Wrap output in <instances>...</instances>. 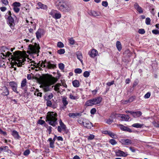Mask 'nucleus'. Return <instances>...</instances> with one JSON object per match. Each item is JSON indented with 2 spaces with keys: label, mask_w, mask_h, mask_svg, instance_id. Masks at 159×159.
Returning a JSON list of instances; mask_svg holds the SVG:
<instances>
[{
  "label": "nucleus",
  "mask_w": 159,
  "mask_h": 159,
  "mask_svg": "<svg viewBox=\"0 0 159 159\" xmlns=\"http://www.w3.org/2000/svg\"><path fill=\"white\" fill-rule=\"evenodd\" d=\"M12 53L9 52L5 53V54H3L4 56L9 57L12 61L13 63L17 65L18 67H20L24 64V62L25 61V58L20 51H16Z\"/></svg>",
  "instance_id": "f257e3e1"
},
{
  "label": "nucleus",
  "mask_w": 159,
  "mask_h": 159,
  "mask_svg": "<svg viewBox=\"0 0 159 159\" xmlns=\"http://www.w3.org/2000/svg\"><path fill=\"white\" fill-rule=\"evenodd\" d=\"M57 8L60 11L64 13L68 12L72 9L71 6L64 0H58L55 3Z\"/></svg>",
  "instance_id": "f03ea898"
},
{
  "label": "nucleus",
  "mask_w": 159,
  "mask_h": 159,
  "mask_svg": "<svg viewBox=\"0 0 159 159\" xmlns=\"http://www.w3.org/2000/svg\"><path fill=\"white\" fill-rule=\"evenodd\" d=\"M42 80L45 81L43 85V89L45 92L49 91V86L54 84L57 81L55 78L51 75L46 76L44 78H43Z\"/></svg>",
  "instance_id": "7ed1b4c3"
},
{
  "label": "nucleus",
  "mask_w": 159,
  "mask_h": 159,
  "mask_svg": "<svg viewBox=\"0 0 159 159\" xmlns=\"http://www.w3.org/2000/svg\"><path fill=\"white\" fill-rule=\"evenodd\" d=\"M57 115L56 113L53 112H48L46 116V121L48 122V124L54 127L57 124Z\"/></svg>",
  "instance_id": "20e7f679"
},
{
  "label": "nucleus",
  "mask_w": 159,
  "mask_h": 159,
  "mask_svg": "<svg viewBox=\"0 0 159 159\" xmlns=\"http://www.w3.org/2000/svg\"><path fill=\"white\" fill-rule=\"evenodd\" d=\"M11 13L10 11H9L7 13L5 17L7 18V23L11 28L13 29L15 25V23L14 19L11 16Z\"/></svg>",
  "instance_id": "39448f33"
},
{
  "label": "nucleus",
  "mask_w": 159,
  "mask_h": 159,
  "mask_svg": "<svg viewBox=\"0 0 159 159\" xmlns=\"http://www.w3.org/2000/svg\"><path fill=\"white\" fill-rule=\"evenodd\" d=\"M29 47L31 53L37 54V56H38V53L39 52V49H40V47L39 44L35 43L33 45H30Z\"/></svg>",
  "instance_id": "423d86ee"
},
{
  "label": "nucleus",
  "mask_w": 159,
  "mask_h": 159,
  "mask_svg": "<svg viewBox=\"0 0 159 159\" xmlns=\"http://www.w3.org/2000/svg\"><path fill=\"white\" fill-rule=\"evenodd\" d=\"M42 63L46 64V67L49 69H54L56 67V65L54 62L52 61H47L46 60L42 61Z\"/></svg>",
  "instance_id": "0eeeda50"
},
{
  "label": "nucleus",
  "mask_w": 159,
  "mask_h": 159,
  "mask_svg": "<svg viewBox=\"0 0 159 159\" xmlns=\"http://www.w3.org/2000/svg\"><path fill=\"white\" fill-rule=\"evenodd\" d=\"M84 126L87 129H90L93 126L92 123L88 120L84 119Z\"/></svg>",
  "instance_id": "6e6552de"
},
{
  "label": "nucleus",
  "mask_w": 159,
  "mask_h": 159,
  "mask_svg": "<svg viewBox=\"0 0 159 159\" xmlns=\"http://www.w3.org/2000/svg\"><path fill=\"white\" fill-rule=\"evenodd\" d=\"M1 94L3 96H6L9 95V92L8 88L5 86L2 87L0 90Z\"/></svg>",
  "instance_id": "1a4fd4ad"
},
{
  "label": "nucleus",
  "mask_w": 159,
  "mask_h": 159,
  "mask_svg": "<svg viewBox=\"0 0 159 159\" xmlns=\"http://www.w3.org/2000/svg\"><path fill=\"white\" fill-rule=\"evenodd\" d=\"M44 34V32L43 30L40 29H39L36 33V37L37 39H39V38H41L42 36Z\"/></svg>",
  "instance_id": "9d476101"
},
{
  "label": "nucleus",
  "mask_w": 159,
  "mask_h": 159,
  "mask_svg": "<svg viewBox=\"0 0 159 159\" xmlns=\"http://www.w3.org/2000/svg\"><path fill=\"white\" fill-rule=\"evenodd\" d=\"M116 154L117 156L125 157L128 155L126 152H125L120 150H118L116 152Z\"/></svg>",
  "instance_id": "9b49d317"
},
{
  "label": "nucleus",
  "mask_w": 159,
  "mask_h": 159,
  "mask_svg": "<svg viewBox=\"0 0 159 159\" xmlns=\"http://www.w3.org/2000/svg\"><path fill=\"white\" fill-rule=\"evenodd\" d=\"M98 51L95 49H93L89 52V54L91 57H94L98 55Z\"/></svg>",
  "instance_id": "f8f14e48"
},
{
  "label": "nucleus",
  "mask_w": 159,
  "mask_h": 159,
  "mask_svg": "<svg viewBox=\"0 0 159 159\" xmlns=\"http://www.w3.org/2000/svg\"><path fill=\"white\" fill-rule=\"evenodd\" d=\"M11 87L13 90L18 93V92L17 90V84L14 82H11L9 83Z\"/></svg>",
  "instance_id": "ddd939ff"
},
{
  "label": "nucleus",
  "mask_w": 159,
  "mask_h": 159,
  "mask_svg": "<svg viewBox=\"0 0 159 159\" xmlns=\"http://www.w3.org/2000/svg\"><path fill=\"white\" fill-rule=\"evenodd\" d=\"M119 126L120 129L123 131H127L129 133H131L132 132V130L130 128L121 124H119Z\"/></svg>",
  "instance_id": "4468645a"
},
{
  "label": "nucleus",
  "mask_w": 159,
  "mask_h": 159,
  "mask_svg": "<svg viewBox=\"0 0 159 159\" xmlns=\"http://www.w3.org/2000/svg\"><path fill=\"white\" fill-rule=\"evenodd\" d=\"M134 8L137 10L138 12L140 13H142L143 12L142 8L137 3H135L134 5Z\"/></svg>",
  "instance_id": "2eb2a0df"
},
{
  "label": "nucleus",
  "mask_w": 159,
  "mask_h": 159,
  "mask_svg": "<svg viewBox=\"0 0 159 159\" xmlns=\"http://www.w3.org/2000/svg\"><path fill=\"white\" fill-rule=\"evenodd\" d=\"M102 98L99 97L93 98V100L94 105L99 104L102 100Z\"/></svg>",
  "instance_id": "dca6fc26"
},
{
  "label": "nucleus",
  "mask_w": 159,
  "mask_h": 159,
  "mask_svg": "<svg viewBox=\"0 0 159 159\" xmlns=\"http://www.w3.org/2000/svg\"><path fill=\"white\" fill-rule=\"evenodd\" d=\"M122 144L125 145H129L132 143L131 141L129 139H123L121 140Z\"/></svg>",
  "instance_id": "f3484780"
},
{
  "label": "nucleus",
  "mask_w": 159,
  "mask_h": 159,
  "mask_svg": "<svg viewBox=\"0 0 159 159\" xmlns=\"http://www.w3.org/2000/svg\"><path fill=\"white\" fill-rule=\"evenodd\" d=\"M37 4L39 7V8H41L45 10H47L48 9V6L46 5L43 4L40 2H38ZM37 8L38 9L37 7Z\"/></svg>",
  "instance_id": "a211bd4d"
},
{
  "label": "nucleus",
  "mask_w": 159,
  "mask_h": 159,
  "mask_svg": "<svg viewBox=\"0 0 159 159\" xmlns=\"http://www.w3.org/2000/svg\"><path fill=\"white\" fill-rule=\"evenodd\" d=\"M48 141L49 142L50 147L53 149L54 148H55L54 140H52L51 138H50L48 140Z\"/></svg>",
  "instance_id": "6ab92c4d"
},
{
  "label": "nucleus",
  "mask_w": 159,
  "mask_h": 159,
  "mask_svg": "<svg viewBox=\"0 0 159 159\" xmlns=\"http://www.w3.org/2000/svg\"><path fill=\"white\" fill-rule=\"evenodd\" d=\"M85 105L87 106H92L94 105L93 99L87 101Z\"/></svg>",
  "instance_id": "aec40b11"
},
{
  "label": "nucleus",
  "mask_w": 159,
  "mask_h": 159,
  "mask_svg": "<svg viewBox=\"0 0 159 159\" xmlns=\"http://www.w3.org/2000/svg\"><path fill=\"white\" fill-rule=\"evenodd\" d=\"M12 135L16 139H19L20 138L18 132L16 130H13L12 131Z\"/></svg>",
  "instance_id": "412c9836"
},
{
  "label": "nucleus",
  "mask_w": 159,
  "mask_h": 159,
  "mask_svg": "<svg viewBox=\"0 0 159 159\" xmlns=\"http://www.w3.org/2000/svg\"><path fill=\"white\" fill-rule=\"evenodd\" d=\"M120 117L122 120L127 121L129 119V117L128 115H121Z\"/></svg>",
  "instance_id": "4be33fe9"
},
{
  "label": "nucleus",
  "mask_w": 159,
  "mask_h": 159,
  "mask_svg": "<svg viewBox=\"0 0 159 159\" xmlns=\"http://www.w3.org/2000/svg\"><path fill=\"white\" fill-rule=\"evenodd\" d=\"M116 46L118 51L120 52L122 49V45L120 41H117L116 43Z\"/></svg>",
  "instance_id": "5701e85b"
},
{
  "label": "nucleus",
  "mask_w": 159,
  "mask_h": 159,
  "mask_svg": "<svg viewBox=\"0 0 159 159\" xmlns=\"http://www.w3.org/2000/svg\"><path fill=\"white\" fill-rule=\"evenodd\" d=\"M76 54L77 56V58L82 63H83V60H82L83 57L82 53L80 52H77Z\"/></svg>",
  "instance_id": "b1692460"
},
{
  "label": "nucleus",
  "mask_w": 159,
  "mask_h": 159,
  "mask_svg": "<svg viewBox=\"0 0 159 159\" xmlns=\"http://www.w3.org/2000/svg\"><path fill=\"white\" fill-rule=\"evenodd\" d=\"M105 134H107L109 136L113 138H115L117 137L116 135L111 131H105Z\"/></svg>",
  "instance_id": "393cba45"
},
{
  "label": "nucleus",
  "mask_w": 159,
  "mask_h": 159,
  "mask_svg": "<svg viewBox=\"0 0 159 159\" xmlns=\"http://www.w3.org/2000/svg\"><path fill=\"white\" fill-rule=\"evenodd\" d=\"M142 114V112L140 111H134L133 116L134 118L138 117L141 116Z\"/></svg>",
  "instance_id": "a878e982"
},
{
  "label": "nucleus",
  "mask_w": 159,
  "mask_h": 159,
  "mask_svg": "<svg viewBox=\"0 0 159 159\" xmlns=\"http://www.w3.org/2000/svg\"><path fill=\"white\" fill-rule=\"evenodd\" d=\"M70 117L75 118L77 116H79L80 115V113H70L68 115Z\"/></svg>",
  "instance_id": "bb28decb"
},
{
  "label": "nucleus",
  "mask_w": 159,
  "mask_h": 159,
  "mask_svg": "<svg viewBox=\"0 0 159 159\" xmlns=\"http://www.w3.org/2000/svg\"><path fill=\"white\" fill-rule=\"evenodd\" d=\"M144 125L139 123H134L132 125V126L136 128H141L143 127Z\"/></svg>",
  "instance_id": "cd10ccee"
},
{
  "label": "nucleus",
  "mask_w": 159,
  "mask_h": 159,
  "mask_svg": "<svg viewBox=\"0 0 159 159\" xmlns=\"http://www.w3.org/2000/svg\"><path fill=\"white\" fill-rule=\"evenodd\" d=\"M62 102L63 106L65 107L68 104V102L67 100V98L66 97H64L62 98Z\"/></svg>",
  "instance_id": "c85d7f7f"
},
{
  "label": "nucleus",
  "mask_w": 159,
  "mask_h": 159,
  "mask_svg": "<svg viewBox=\"0 0 159 159\" xmlns=\"http://www.w3.org/2000/svg\"><path fill=\"white\" fill-rule=\"evenodd\" d=\"M73 86L75 87H78L80 86V84L79 81L77 80L73 81L72 82Z\"/></svg>",
  "instance_id": "c756f323"
},
{
  "label": "nucleus",
  "mask_w": 159,
  "mask_h": 159,
  "mask_svg": "<svg viewBox=\"0 0 159 159\" xmlns=\"http://www.w3.org/2000/svg\"><path fill=\"white\" fill-rule=\"evenodd\" d=\"M59 124L60 125V126L61 128H62V129L63 130H65L66 129V125L64 124L62 122V121L61 120H59Z\"/></svg>",
  "instance_id": "7c9ffc66"
},
{
  "label": "nucleus",
  "mask_w": 159,
  "mask_h": 159,
  "mask_svg": "<svg viewBox=\"0 0 159 159\" xmlns=\"http://www.w3.org/2000/svg\"><path fill=\"white\" fill-rule=\"evenodd\" d=\"M27 83V81L26 79H24L23 80L21 83V88H23L26 85Z\"/></svg>",
  "instance_id": "2f4dec72"
},
{
  "label": "nucleus",
  "mask_w": 159,
  "mask_h": 159,
  "mask_svg": "<svg viewBox=\"0 0 159 159\" xmlns=\"http://www.w3.org/2000/svg\"><path fill=\"white\" fill-rule=\"evenodd\" d=\"M57 11L56 10H52L51 12H49V14L51 15L53 18Z\"/></svg>",
  "instance_id": "473e14b6"
},
{
  "label": "nucleus",
  "mask_w": 159,
  "mask_h": 159,
  "mask_svg": "<svg viewBox=\"0 0 159 159\" xmlns=\"http://www.w3.org/2000/svg\"><path fill=\"white\" fill-rule=\"evenodd\" d=\"M61 17V14L60 13H56L55 14L54 16L53 17L55 19H59Z\"/></svg>",
  "instance_id": "72a5a7b5"
},
{
  "label": "nucleus",
  "mask_w": 159,
  "mask_h": 159,
  "mask_svg": "<svg viewBox=\"0 0 159 159\" xmlns=\"http://www.w3.org/2000/svg\"><path fill=\"white\" fill-rule=\"evenodd\" d=\"M69 43L71 45H74L75 43V41L73 38H70L68 39Z\"/></svg>",
  "instance_id": "f704fd0d"
},
{
  "label": "nucleus",
  "mask_w": 159,
  "mask_h": 159,
  "mask_svg": "<svg viewBox=\"0 0 159 159\" xmlns=\"http://www.w3.org/2000/svg\"><path fill=\"white\" fill-rule=\"evenodd\" d=\"M74 72L75 74H80L82 72V70L80 68H76L74 70Z\"/></svg>",
  "instance_id": "c9c22d12"
},
{
  "label": "nucleus",
  "mask_w": 159,
  "mask_h": 159,
  "mask_svg": "<svg viewBox=\"0 0 159 159\" xmlns=\"http://www.w3.org/2000/svg\"><path fill=\"white\" fill-rule=\"evenodd\" d=\"M13 7H20L21 6V4L19 2H15L13 3Z\"/></svg>",
  "instance_id": "e433bc0d"
},
{
  "label": "nucleus",
  "mask_w": 159,
  "mask_h": 159,
  "mask_svg": "<svg viewBox=\"0 0 159 159\" xmlns=\"http://www.w3.org/2000/svg\"><path fill=\"white\" fill-rule=\"evenodd\" d=\"M78 122L81 125H83L84 122V119L80 118L78 120Z\"/></svg>",
  "instance_id": "4c0bfd02"
},
{
  "label": "nucleus",
  "mask_w": 159,
  "mask_h": 159,
  "mask_svg": "<svg viewBox=\"0 0 159 159\" xmlns=\"http://www.w3.org/2000/svg\"><path fill=\"white\" fill-rule=\"evenodd\" d=\"M65 52V50L64 49H60L57 51V53L60 54H64Z\"/></svg>",
  "instance_id": "58836bf2"
},
{
  "label": "nucleus",
  "mask_w": 159,
  "mask_h": 159,
  "mask_svg": "<svg viewBox=\"0 0 159 159\" xmlns=\"http://www.w3.org/2000/svg\"><path fill=\"white\" fill-rule=\"evenodd\" d=\"M109 142L113 145H115L117 143V142L114 139H111L110 140Z\"/></svg>",
  "instance_id": "ea45409f"
},
{
  "label": "nucleus",
  "mask_w": 159,
  "mask_h": 159,
  "mask_svg": "<svg viewBox=\"0 0 159 159\" xmlns=\"http://www.w3.org/2000/svg\"><path fill=\"white\" fill-rule=\"evenodd\" d=\"M57 47L60 48H62L64 47V45L61 42H58L57 44Z\"/></svg>",
  "instance_id": "a19ab883"
},
{
  "label": "nucleus",
  "mask_w": 159,
  "mask_h": 159,
  "mask_svg": "<svg viewBox=\"0 0 159 159\" xmlns=\"http://www.w3.org/2000/svg\"><path fill=\"white\" fill-rule=\"evenodd\" d=\"M59 84H57L54 86V90L56 91H58L59 90V87L60 86Z\"/></svg>",
  "instance_id": "79ce46f5"
},
{
  "label": "nucleus",
  "mask_w": 159,
  "mask_h": 159,
  "mask_svg": "<svg viewBox=\"0 0 159 159\" xmlns=\"http://www.w3.org/2000/svg\"><path fill=\"white\" fill-rule=\"evenodd\" d=\"M90 75V73L88 71H85L83 73L84 76L86 78L88 77Z\"/></svg>",
  "instance_id": "37998d69"
},
{
  "label": "nucleus",
  "mask_w": 159,
  "mask_h": 159,
  "mask_svg": "<svg viewBox=\"0 0 159 159\" xmlns=\"http://www.w3.org/2000/svg\"><path fill=\"white\" fill-rule=\"evenodd\" d=\"M151 20L149 17H147L146 19L145 23L147 25H150V24Z\"/></svg>",
  "instance_id": "c03bdc74"
},
{
  "label": "nucleus",
  "mask_w": 159,
  "mask_h": 159,
  "mask_svg": "<svg viewBox=\"0 0 159 159\" xmlns=\"http://www.w3.org/2000/svg\"><path fill=\"white\" fill-rule=\"evenodd\" d=\"M69 98L71 99L75 100L78 98L77 96H74L72 94H70L69 95Z\"/></svg>",
  "instance_id": "a18cd8bd"
},
{
  "label": "nucleus",
  "mask_w": 159,
  "mask_h": 159,
  "mask_svg": "<svg viewBox=\"0 0 159 159\" xmlns=\"http://www.w3.org/2000/svg\"><path fill=\"white\" fill-rule=\"evenodd\" d=\"M145 31L144 29H141L139 30L138 32L139 33L141 34H143L145 33Z\"/></svg>",
  "instance_id": "49530a36"
},
{
  "label": "nucleus",
  "mask_w": 159,
  "mask_h": 159,
  "mask_svg": "<svg viewBox=\"0 0 159 159\" xmlns=\"http://www.w3.org/2000/svg\"><path fill=\"white\" fill-rule=\"evenodd\" d=\"M1 2L5 5H7L8 4V2L7 0H1Z\"/></svg>",
  "instance_id": "de8ad7c7"
},
{
  "label": "nucleus",
  "mask_w": 159,
  "mask_h": 159,
  "mask_svg": "<svg viewBox=\"0 0 159 159\" xmlns=\"http://www.w3.org/2000/svg\"><path fill=\"white\" fill-rule=\"evenodd\" d=\"M30 153V151L29 149L26 150L24 152V155L25 156L28 155Z\"/></svg>",
  "instance_id": "09e8293b"
},
{
  "label": "nucleus",
  "mask_w": 159,
  "mask_h": 159,
  "mask_svg": "<svg viewBox=\"0 0 159 159\" xmlns=\"http://www.w3.org/2000/svg\"><path fill=\"white\" fill-rule=\"evenodd\" d=\"M59 67L61 70H63L64 68V65L63 63L59 64Z\"/></svg>",
  "instance_id": "8fccbe9b"
},
{
  "label": "nucleus",
  "mask_w": 159,
  "mask_h": 159,
  "mask_svg": "<svg viewBox=\"0 0 159 159\" xmlns=\"http://www.w3.org/2000/svg\"><path fill=\"white\" fill-rule=\"evenodd\" d=\"M46 105L48 107H51L52 105V103L51 101L47 100L46 102Z\"/></svg>",
  "instance_id": "3c124183"
},
{
  "label": "nucleus",
  "mask_w": 159,
  "mask_h": 159,
  "mask_svg": "<svg viewBox=\"0 0 159 159\" xmlns=\"http://www.w3.org/2000/svg\"><path fill=\"white\" fill-rule=\"evenodd\" d=\"M13 10L15 12L17 13H18L20 10V9L18 7H13Z\"/></svg>",
  "instance_id": "603ef678"
},
{
  "label": "nucleus",
  "mask_w": 159,
  "mask_h": 159,
  "mask_svg": "<svg viewBox=\"0 0 159 159\" xmlns=\"http://www.w3.org/2000/svg\"><path fill=\"white\" fill-rule=\"evenodd\" d=\"M150 93L148 92L145 95L144 97L145 98H148L150 97Z\"/></svg>",
  "instance_id": "864d4df0"
},
{
  "label": "nucleus",
  "mask_w": 159,
  "mask_h": 159,
  "mask_svg": "<svg viewBox=\"0 0 159 159\" xmlns=\"http://www.w3.org/2000/svg\"><path fill=\"white\" fill-rule=\"evenodd\" d=\"M135 98V97H131L128 99V101L129 102H131L134 100Z\"/></svg>",
  "instance_id": "5fc2aeb1"
},
{
  "label": "nucleus",
  "mask_w": 159,
  "mask_h": 159,
  "mask_svg": "<svg viewBox=\"0 0 159 159\" xmlns=\"http://www.w3.org/2000/svg\"><path fill=\"white\" fill-rule=\"evenodd\" d=\"M96 111V110L95 108H93L91 109L90 111V113L92 114H94Z\"/></svg>",
  "instance_id": "6e6d98bb"
},
{
  "label": "nucleus",
  "mask_w": 159,
  "mask_h": 159,
  "mask_svg": "<svg viewBox=\"0 0 159 159\" xmlns=\"http://www.w3.org/2000/svg\"><path fill=\"white\" fill-rule=\"evenodd\" d=\"M113 120L111 119H107L106 121V123L109 125L111 124Z\"/></svg>",
  "instance_id": "4d7b16f0"
},
{
  "label": "nucleus",
  "mask_w": 159,
  "mask_h": 159,
  "mask_svg": "<svg viewBox=\"0 0 159 159\" xmlns=\"http://www.w3.org/2000/svg\"><path fill=\"white\" fill-rule=\"evenodd\" d=\"M102 5L105 7H107L108 5V3L106 1H103L102 2Z\"/></svg>",
  "instance_id": "13d9d810"
},
{
  "label": "nucleus",
  "mask_w": 159,
  "mask_h": 159,
  "mask_svg": "<svg viewBox=\"0 0 159 159\" xmlns=\"http://www.w3.org/2000/svg\"><path fill=\"white\" fill-rule=\"evenodd\" d=\"M152 33L155 34H159V31L157 30H153L152 31Z\"/></svg>",
  "instance_id": "bf43d9fd"
},
{
  "label": "nucleus",
  "mask_w": 159,
  "mask_h": 159,
  "mask_svg": "<svg viewBox=\"0 0 159 159\" xmlns=\"http://www.w3.org/2000/svg\"><path fill=\"white\" fill-rule=\"evenodd\" d=\"M43 64L42 63V62L41 63H40V61L39 63L37 64V68L39 67V69H40V67H42L43 66Z\"/></svg>",
  "instance_id": "052dcab7"
},
{
  "label": "nucleus",
  "mask_w": 159,
  "mask_h": 159,
  "mask_svg": "<svg viewBox=\"0 0 159 159\" xmlns=\"http://www.w3.org/2000/svg\"><path fill=\"white\" fill-rule=\"evenodd\" d=\"M38 123L41 125H42L45 123V122L43 120H39L38 121Z\"/></svg>",
  "instance_id": "680f3d73"
},
{
  "label": "nucleus",
  "mask_w": 159,
  "mask_h": 159,
  "mask_svg": "<svg viewBox=\"0 0 159 159\" xmlns=\"http://www.w3.org/2000/svg\"><path fill=\"white\" fill-rule=\"evenodd\" d=\"M53 97V95L52 93H50L48 95V98L49 99H51Z\"/></svg>",
  "instance_id": "e2e57ef3"
},
{
  "label": "nucleus",
  "mask_w": 159,
  "mask_h": 159,
  "mask_svg": "<svg viewBox=\"0 0 159 159\" xmlns=\"http://www.w3.org/2000/svg\"><path fill=\"white\" fill-rule=\"evenodd\" d=\"M94 135L93 134H90L88 138V139L89 140H92L94 138Z\"/></svg>",
  "instance_id": "0e129e2a"
},
{
  "label": "nucleus",
  "mask_w": 159,
  "mask_h": 159,
  "mask_svg": "<svg viewBox=\"0 0 159 159\" xmlns=\"http://www.w3.org/2000/svg\"><path fill=\"white\" fill-rule=\"evenodd\" d=\"M52 127L51 126H49L48 127L47 130L48 131V133L50 134L52 132Z\"/></svg>",
  "instance_id": "69168bd1"
},
{
  "label": "nucleus",
  "mask_w": 159,
  "mask_h": 159,
  "mask_svg": "<svg viewBox=\"0 0 159 159\" xmlns=\"http://www.w3.org/2000/svg\"><path fill=\"white\" fill-rule=\"evenodd\" d=\"M152 123L155 127H159V124H158L155 122H153Z\"/></svg>",
  "instance_id": "338daca9"
},
{
  "label": "nucleus",
  "mask_w": 159,
  "mask_h": 159,
  "mask_svg": "<svg viewBox=\"0 0 159 159\" xmlns=\"http://www.w3.org/2000/svg\"><path fill=\"white\" fill-rule=\"evenodd\" d=\"M0 132L1 134H3L4 135H6L7 134V133L5 131H2L1 129L0 128Z\"/></svg>",
  "instance_id": "774afa93"
}]
</instances>
